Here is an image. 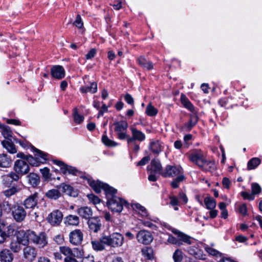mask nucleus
<instances>
[{
  "mask_svg": "<svg viewBox=\"0 0 262 262\" xmlns=\"http://www.w3.org/2000/svg\"><path fill=\"white\" fill-rule=\"evenodd\" d=\"M89 184L97 193L101 192L103 189L107 199V205L108 207L113 212H120L123 206L127 205L125 200L115 195L117 190L107 184L103 183L99 181L89 180Z\"/></svg>",
  "mask_w": 262,
  "mask_h": 262,
  "instance_id": "nucleus-1",
  "label": "nucleus"
},
{
  "mask_svg": "<svg viewBox=\"0 0 262 262\" xmlns=\"http://www.w3.org/2000/svg\"><path fill=\"white\" fill-rule=\"evenodd\" d=\"M26 241L23 243L24 245L31 243L37 245L39 248H43L48 244V237L44 232L36 234L35 232L29 230L26 232Z\"/></svg>",
  "mask_w": 262,
  "mask_h": 262,
  "instance_id": "nucleus-2",
  "label": "nucleus"
},
{
  "mask_svg": "<svg viewBox=\"0 0 262 262\" xmlns=\"http://www.w3.org/2000/svg\"><path fill=\"white\" fill-rule=\"evenodd\" d=\"M102 242L107 246L113 248H117L123 245L124 237L119 233L114 232L108 235H102Z\"/></svg>",
  "mask_w": 262,
  "mask_h": 262,
  "instance_id": "nucleus-3",
  "label": "nucleus"
},
{
  "mask_svg": "<svg viewBox=\"0 0 262 262\" xmlns=\"http://www.w3.org/2000/svg\"><path fill=\"white\" fill-rule=\"evenodd\" d=\"M11 210L12 215L17 222H21L25 219L27 212L23 206L19 204H14L12 206Z\"/></svg>",
  "mask_w": 262,
  "mask_h": 262,
  "instance_id": "nucleus-4",
  "label": "nucleus"
},
{
  "mask_svg": "<svg viewBox=\"0 0 262 262\" xmlns=\"http://www.w3.org/2000/svg\"><path fill=\"white\" fill-rule=\"evenodd\" d=\"M34 150L36 152L35 156H38L36 158L39 159L40 161H38L32 156L28 155L26 160L27 162L33 166H38L39 165V163H45L47 160V157L48 154L36 148H34Z\"/></svg>",
  "mask_w": 262,
  "mask_h": 262,
  "instance_id": "nucleus-5",
  "label": "nucleus"
},
{
  "mask_svg": "<svg viewBox=\"0 0 262 262\" xmlns=\"http://www.w3.org/2000/svg\"><path fill=\"white\" fill-rule=\"evenodd\" d=\"M183 173L184 172L181 167L168 165L166 166L162 176L164 178L174 177Z\"/></svg>",
  "mask_w": 262,
  "mask_h": 262,
  "instance_id": "nucleus-6",
  "label": "nucleus"
},
{
  "mask_svg": "<svg viewBox=\"0 0 262 262\" xmlns=\"http://www.w3.org/2000/svg\"><path fill=\"white\" fill-rule=\"evenodd\" d=\"M23 249V257L26 261L28 262L34 261L37 256V251L36 249L28 244Z\"/></svg>",
  "mask_w": 262,
  "mask_h": 262,
  "instance_id": "nucleus-7",
  "label": "nucleus"
},
{
  "mask_svg": "<svg viewBox=\"0 0 262 262\" xmlns=\"http://www.w3.org/2000/svg\"><path fill=\"white\" fill-rule=\"evenodd\" d=\"M14 170L17 174L25 175L30 171V167L27 162L23 160H17L14 164Z\"/></svg>",
  "mask_w": 262,
  "mask_h": 262,
  "instance_id": "nucleus-8",
  "label": "nucleus"
},
{
  "mask_svg": "<svg viewBox=\"0 0 262 262\" xmlns=\"http://www.w3.org/2000/svg\"><path fill=\"white\" fill-rule=\"evenodd\" d=\"M63 219L62 212L59 210H54L47 217V220L52 226H58Z\"/></svg>",
  "mask_w": 262,
  "mask_h": 262,
  "instance_id": "nucleus-9",
  "label": "nucleus"
},
{
  "mask_svg": "<svg viewBox=\"0 0 262 262\" xmlns=\"http://www.w3.org/2000/svg\"><path fill=\"white\" fill-rule=\"evenodd\" d=\"M205 159L204 154L201 150H194L189 155V160L199 167Z\"/></svg>",
  "mask_w": 262,
  "mask_h": 262,
  "instance_id": "nucleus-10",
  "label": "nucleus"
},
{
  "mask_svg": "<svg viewBox=\"0 0 262 262\" xmlns=\"http://www.w3.org/2000/svg\"><path fill=\"white\" fill-rule=\"evenodd\" d=\"M136 237L139 243L144 245H148L153 240V236L151 233L145 230L140 231L137 233Z\"/></svg>",
  "mask_w": 262,
  "mask_h": 262,
  "instance_id": "nucleus-11",
  "label": "nucleus"
},
{
  "mask_svg": "<svg viewBox=\"0 0 262 262\" xmlns=\"http://www.w3.org/2000/svg\"><path fill=\"white\" fill-rule=\"evenodd\" d=\"M130 130L132 136L127 138V143L134 142L135 140L140 142L143 141L145 139V135L141 131L137 129L135 126H130Z\"/></svg>",
  "mask_w": 262,
  "mask_h": 262,
  "instance_id": "nucleus-12",
  "label": "nucleus"
},
{
  "mask_svg": "<svg viewBox=\"0 0 262 262\" xmlns=\"http://www.w3.org/2000/svg\"><path fill=\"white\" fill-rule=\"evenodd\" d=\"M38 199V193L37 192H35L25 199L22 204L26 209H34L37 206Z\"/></svg>",
  "mask_w": 262,
  "mask_h": 262,
  "instance_id": "nucleus-13",
  "label": "nucleus"
},
{
  "mask_svg": "<svg viewBox=\"0 0 262 262\" xmlns=\"http://www.w3.org/2000/svg\"><path fill=\"white\" fill-rule=\"evenodd\" d=\"M60 251L66 257L74 256V257L79 258L81 257L83 254V251L78 248H74L72 250L70 247L67 246L61 247Z\"/></svg>",
  "mask_w": 262,
  "mask_h": 262,
  "instance_id": "nucleus-14",
  "label": "nucleus"
},
{
  "mask_svg": "<svg viewBox=\"0 0 262 262\" xmlns=\"http://www.w3.org/2000/svg\"><path fill=\"white\" fill-rule=\"evenodd\" d=\"M70 243L74 245L81 244L83 239V233L80 229H75L70 233Z\"/></svg>",
  "mask_w": 262,
  "mask_h": 262,
  "instance_id": "nucleus-15",
  "label": "nucleus"
},
{
  "mask_svg": "<svg viewBox=\"0 0 262 262\" xmlns=\"http://www.w3.org/2000/svg\"><path fill=\"white\" fill-rule=\"evenodd\" d=\"M89 228L91 232L97 233L100 230L102 224L98 217H93L88 221Z\"/></svg>",
  "mask_w": 262,
  "mask_h": 262,
  "instance_id": "nucleus-16",
  "label": "nucleus"
},
{
  "mask_svg": "<svg viewBox=\"0 0 262 262\" xmlns=\"http://www.w3.org/2000/svg\"><path fill=\"white\" fill-rule=\"evenodd\" d=\"M169 230H171V231H172V233H173L174 234H176L178 235V239L179 240H180V241L182 243V242H184L188 245H191L192 244V241L191 239H192V238L176 229H173V228H172L171 227H170L169 226H168V227H167Z\"/></svg>",
  "mask_w": 262,
  "mask_h": 262,
  "instance_id": "nucleus-17",
  "label": "nucleus"
},
{
  "mask_svg": "<svg viewBox=\"0 0 262 262\" xmlns=\"http://www.w3.org/2000/svg\"><path fill=\"white\" fill-rule=\"evenodd\" d=\"M51 75L54 78L60 79L65 76V71L61 66H54L51 69Z\"/></svg>",
  "mask_w": 262,
  "mask_h": 262,
  "instance_id": "nucleus-18",
  "label": "nucleus"
},
{
  "mask_svg": "<svg viewBox=\"0 0 262 262\" xmlns=\"http://www.w3.org/2000/svg\"><path fill=\"white\" fill-rule=\"evenodd\" d=\"M14 259V255L8 249H3L0 251L1 262H12Z\"/></svg>",
  "mask_w": 262,
  "mask_h": 262,
  "instance_id": "nucleus-19",
  "label": "nucleus"
},
{
  "mask_svg": "<svg viewBox=\"0 0 262 262\" xmlns=\"http://www.w3.org/2000/svg\"><path fill=\"white\" fill-rule=\"evenodd\" d=\"M77 212L82 219L89 220L92 218L93 211L90 207H81L77 209Z\"/></svg>",
  "mask_w": 262,
  "mask_h": 262,
  "instance_id": "nucleus-20",
  "label": "nucleus"
},
{
  "mask_svg": "<svg viewBox=\"0 0 262 262\" xmlns=\"http://www.w3.org/2000/svg\"><path fill=\"white\" fill-rule=\"evenodd\" d=\"M150 150L155 154H159L164 149L163 143L159 140H153L149 145Z\"/></svg>",
  "mask_w": 262,
  "mask_h": 262,
  "instance_id": "nucleus-21",
  "label": "nucleus"
},
{
  "mask_svg": "<svg viewBox=\"0 0 262 262\" xmlns=\"http://www.w3.org/2000/svg\"><path fill=\"white\" fill-rule=\"evenodd\" d=\"M150 171L154 173H158L162 175V166L160 161L158 159L152 160L150 163Z\"/></svg>",
  "mask_w": 262,
  "mask_h": 262,
  "instance_id": "nucleus-22",
  "label": "nucleus"
},
{
  "mask_svg": "<svg viewBox=\"0 0 262 262\" xmlns=\"http://www.w3.org/2000/svg\"><path fill=\"white\" fill-rule=\"evenodd\" d=\"M12 160L7 154H0V167L8 168L11 166Z\"/></svg>",
  "mask_w": 262,
  "mask_h": 262,
  "instance_id": "nucleus-23",
  "label": "nucleus"
},
{
  "mask_svg": "<svg viewBox=\"0 0 262 262\" xmlns=\"http://www.w3.org/2000/svg\"><path fill=\"white\" fill-rule=\"evenodd\" d=\"M200 168L204 171L213 172L216 169V165L214 161L205 159Z\"/></svg>",
  "mask_w": 262,
  "mask_h": 262,
  "instance_id": "nucleus-24",
  "label": "nucleus"
},
{
  "mask_svg": "<svg viewBox=\"0 0 262 262\" xmlns=\"http://www.w3.org/2000/svg\"><path fill=\"white\" fill-rule=\"evenodd\" d=\"M66 226H77L79 224V217L75 215H69L64 218Z\"/></svg>",
  "mask_w": 262,
  "mask_h": 262,
  "instance_id": "nucleus-25",
  "label": "nucleus"
},
{
  "mask_svg": "<svg viewBox=\"0 0 262 262\" xmlns=\"http://www.w3.org/2000/svg\"><path fill=\"white\" fill-rule=\"evenodd\" d=\"M2 145L10 154H14L17 152L16 146L11 140H4L2 141Z\"/></svg>",
  "mask_w": 262,
  "mask_h": 262,
  "instance_id": "nucleus-26",
  "label": "nucleus"
},
{
  "mask_svg": "<svg viewBox=\"0 0 262 262\" xmlns=\"http://www.w3.org/2000/svg\"><path fill=\"white\" fill-rule=\"evenodd\" d=\"M80 91L82 93H91L94 94L97 91V84L93 82L90 83V85H84L80 88Z\"/></svg>",
  "mask_w": 262,
  "mask_h": 262,
  "instance_id": "nucleus-27",
  "label": "nucleus"
},
{
  "mask_svg": "<svg viewBox=\"0 0 262 262\" xmlns=\"http://www.w3.org/2000/svg\"><path fill=\"white\" fill-rule=\"evenodd\" d=\"M61 171L64 174H70L77 176L79 173V170L76 169L75 167L67 164H64L63 167L60 168Z\"/></svg>",
  "mask_w": 262,
  "mask_h": 262,
  "instance_id": "nucleus-28",
  "label": "nucleus"
},
{
  "mask_svg": "<svg viewBox=\"0 0 262 262\" xmlns=\"http://www.w3.org/2000/svg\"><path fill=\"white\" fill-rule=\"evenodd\" d=\"M139 64L143 69L150 70L153 68L152 62L147 60L144 57L141 56L138 59Z\"/></svg>",
  "mask_w": 262,
  "mask_h": 262,
  "instance_id": "nucleus-29",
  "label": "nucleus"
},
{
  "mask_svg": "<svg viewBox=\"0 0 262 262\" xmlns=\"http://www.w3.org/2000/svg\"><path fill=\"white\" fill-rule=\"evenodd\" d=\"M181 101L184 106L191 112L192 113H195V108L191 102L184 94H181Z\"/></svg>",
  "mask_w": 262,
  "mask_h": 262,
  "instance_id": "nucleus-30",
  "label": "nucleus"
},
{
  "mask_svg": "<svg viewBox=\"0 0 262 262\" xmlns=\"http://www.w3.org/2000/svg\"><path fill=\"white\" fill-rule=\"evenodd\" d=\"M115 126V131L117 133L125 132L128 127V123L126 121L122 120L114 123Z\"/></svg>",
  "mask_w": 262,
  "mask_h": 262,
  "instance_id": "nucleus-31",
  "label": "nucleus"
},
{
  "mask_svg": "<svg viewBox=\"0 0 262 262\" xmlns=\"http://www.w3.org/2000/svg\"><path fill=\"white\" fill-rule=\"evenodd\" d=\"M198 121V117L195 113H193L190 115L189 122L185 124V127L186 129L190 130L191 128L197 123Z\"/></svg>",
  "mask_w": 262,
  "mask_h": 262,
  "instance_id": "nucleus-32",
  "label": "nucleus"
},
{
  "mask_svg": "<svg viewBox=\"0 0 262 262\" xmlns=\"http://www.w3.org/2000/svg\"><path fill=\"white\" fill-rule=\"evenodd\" d=\"M25 241L23 240L12 241L9 246L10 249L14 253H18L21 249V243L23 244Z\"/></svg>",
  "mask_w": 262,
  "mask_h": 262,
  "instance_id": "nucleus-33",
  "label": "nucleus"
},
{
  "mask_svg": "<svg viewBox=\"0 0 262 262\" xmlns=\"http://www.w3.org/2000/svg\"><path fill=\"white\" fill-rule=\"evenodd\" d=\"M46 196L50 200H57L61 196V193L60 191L56 189H52L48 190L46 193Z\"/></svg>",
  "mask_w": 262,
  "mask_h": 262,
  "instance_id": "nucleus-34",
  "label": "nucleus"
},
{
  "mask_svg": "<svg viewBox=\"0 0 262 262\" xmlns=\"http://www.w3.org/2000/svg\"><path fill=\"white\" fill-rule=\"evenodd\" d=\"M185 179L184 173L179 174L171 182L170 185L173 188H177L179 187L180 183L185 181Z\"/></svg>",
  "mask_w": 262,
  "mask_h": 262,
  "instance_id": "nucleus-35",
  "label": "nucleus"
},
{
  "mask_svg": "<svg viewBox=\"0 0 262 262\" xmlns=\"http://www.w3.org/2000/svg\"><path fill=\"white\" fill-rule=\"evenodd\" d=\"M29 183L33 186L36 187L40 182V178L38 174L35 173H30L28 176Z\"/></svg>",
  "mask_w": 262,
  "mask_h": 262,
  "instance_id": "nucleus-36",
  "label": "nucleus"
},
{
  "mask_svg": "<svg viewBox=\"0 0 262 262\" xmlns=\"http://www.w3.org/2000/svg\"><path fill=\"white\" fill-rule=\"evenodd\" d=\"M91 244L93 249L95 251H102L105 249V244L102 242V236L99 241H92Z\"/></svg>",
  "mask_w": 262,
  "mask_h": 262,
  "instance_id": "nucleus-37",
  "label": "nucleus"
},
{
  "mask_svg": "<svg viewBox=\"0 0 262 262\" xmlns=\"http://www.w3.org/2000/svg\"><path fill=\"white\" fill-rule=\"evenodd\" d=\"M132 207L134 210L138 212L139 214H140L142 216H147L148 213L145 208L140 204L136 203L132 205Z\"/></svg>",
  "mask_w": 262,
  "mask_h": 262,
  "instance_id": "nucleus-38",
  "label": "nucleus"
},
{
  "mask_svg": "<svg viewBox=\"0 0 262 262\" xmlns=\"http://www.w3.org/2000/svg\"><path fill=\"white\" fill-rule=\"evenodd\" d=\"M261 161L258 158H253L249 161L247 164L248 170H252L256 168L260 164Z\"/></svg>",
  "mask_w": 262,
  "mask_h": 262,
  "instance_id": "nucleus-39",
  "label": "nucleus"
},
{
  "mask_svg": "<svg viewBox=\"0 0 262 262\" xmlns=\"http://www.w3.org/2000/svg\"><path fill=\"white\" fill-rule=\"evenodd\" d=\"M1 127L2 129V134L3 137L7 139V140H11L12 132L10 130V127L4 125L1 126Z\"/></svg>",
  "mask_w": 262,
  "mask_h": 262,
  "instance_id": "nucleus-40",
  "label": "nucleus"
},
{
  "mask_svg": "<svg viewBox=\"0 0 262 262\" xmlns=\"http://www.w3.org/2000/svg\"><path fill=\"white\" fill-rule=\"evenodd\" d=\"M204 203L207 209H213L216 206V202L210 196L206 197L204 199Z\"/></svg>",
  "mask_w": 262,
  "mask_h": 262,
  "instance_id": "nucleus-41",
  "label": "nucleus"
},
{
  "mask_svg": "<svg viewBox=\"0 0 262 262\" xmlns=\"http://www.w3.org/2000/svg\"><path fill=\"white\" fill-rule=\"evenodd\" d=\"M20 190V189L16 186H13L3 191V193L6 197H10L11 196L14 195L16 193L18 192Z\"/></svg>",
  "mask_w": 262,
  "mask_h": 262,
  "instance_id": "nucleus-42",
  "label": "nucleus"
},
{
  "mask_svg": "<svg viewBox=\"0 0 262 262\" xmlns=\"http://www.w3.org/2000/svg\"><path fill=\"white\" fill-rule=\"evenodd\" d=\"M19 174H17V173L12 172L4 176L3 180L4 181H11L12 182L13 181H18L19 179Z\"/></svg>",
  "mask_w": 262,
  "mask_h": 262,
  "instance_id": "nucleus-43",
  "label": "nucleus"
},
{
  "mask_svg": "<svg viewBox=\"0 0 262 262\" xmlns=\"http://www.w3.org/2000/svg\"><path fill=\"white\" fill-rule=\"evenodd\" d=\"M146 113L149 116H154L157 114L158 110L151 104H149L146 107Z\"/></svg>",
  "mask_w": 262,
  "mask_h": 262,
  "instance_id": "nucleus-44",
  "label": "nucleus"
},
{
  "mask_svg": "<svg viewBox=\"0 0 262 262\" xmlns=\"http://www.w3.org/2000/svg\"><path fill=\"white\" fill-rule=\"evenodd\" d=\"M174 262H181L183 259V253L179 249L176 250L172 256Z\"/></svg>",
  "mask_w": 262,
  "mask_h": 262,
  "instance_id": "nucleus-45",
  "label": "nucleus"
},
{
  "mask_svg": "<svg viewBox=\"0 0 262 262\" xmlns=\"http://www.w3.org/2000/svg\"><path fill=\"white\" fill-rule=\"evenodd\" d=\"M142 255L148 259L153 258L152 250L150 248H145L142 250Z\"/></svg>",
  "mask_w": 262,
  "mask_h": 262,
  "instance_id": "nucleus-46",
  "label": "nucleus"
},
{
  "mask_svg": "<svg viewBox=\"0 0 262 262\" xmlns=\"http://www.w3.org/2000/svg\"><path fill=\"white\" fill-rule=\"evenodd\" d=\"M102 142L107 146L114 147L117 145V143L108 139L106 135L102 136Z\"/></svg>",
  "mask_w": 262,
  "mask_h": 262,
  "instance_id": "nucleus-47",
  "label": "nucleus"
},
{
  "mask_svg": "<svg viewBox=\"0 0 262 262\" xmlns=\"http://www.w3.org/2000/svg\"><path fill=\"white\" fill-rule=\"evenodd\" d=\"M167 242L170 244L176 245L178 246H181L183 245V243H182L180 240H179L178 238H176L171 235H169Z\"/></svg>",
  "mask_w": 262,
  "mask_h": 262,
  "instance_id": "nucleus-48",
  "label": "nucleus"
},
{
  "mask_svg": "<svg viewBox=\"0 0 262 262\" xmlns=\"http://www.w3.org/2000/svg\"><path fill=\"white\" fill-rule=\"evenodd\" d=\"M40 171L41 173L42 177L46 180H50L51 178V173L50 172V169L47 167H45L42 169H40Z\"/></svg>",
  "mask_w": 262,
  "mask_h": 262,
  "instance_id": "nucleus-49",
  "label": "nucleus"
},
{
  "mask_svg": "<svg viewBox=\"0 0 262 262\" xmlns=\"http://www.w3.org/2000/svg\"><path fill=\"white\" fill-rule=\"evenodd\" d=\"M84 119V117L83 116L79 115L78 113L77 109L75 108L74 109V120L75 122L80 124L81 123Z\"/></svg>",
  "mask_w": 262,
  "mask_h": 262,
  "instance_id": "nucleus-50",
  "label": "nucleus"
},
{
  "mask_svg": "<svg viewBox=\"0 0 262 262\" xmlns=\"http://www.w3.org/2000/svg\"><path fill=\"white\" fill-rule=\"evenodd\" d=\"M252 193L254 195L259 194L261 190L260 185L256 183H253L251 184Z\"/></svg>",
  "mask_w": 262,
  "mask_h": 262,
  "instance_id": "nucleus-51",
  "label": "nucleus"
},
{
  "mask_svg": "<svg viewBox=\"0 0 262 262\" xmlns=\"http://www.w3.org/2000/svg\"><path fill=\"white\" fill-rule=\"evenodd\" d=\"M73 25L79 29H81L83 26V24L82 21L81 17L79 14H77Z\"/></svg>",
  "mask_w": 262,
  "mask_h": 262,
  "instance_id": "nucleus-52",
  "label": "nucleus"
},
{
  "mask_svg": "<svg viewBox=\"0 0 262 262\" xmlns=\"http://www.w3.org/2000/svg\"><path fill=\"white\" fill-rule=\"evenodd\" d=\"M88 197L89 200L94 204H99L101 202L100 199L98 196L95 195L93 194H88Z\"/></svg>",
  "mask_w": 262,
  "mask_h": 262,
  "instance_id": "nucleus-53",
  "label": "nucleus"
},
{
  "mask_svg": "<svg viewBox=\"0 0 262 262\" xmlns=\"http://www.w3.org/2000/svg\"><path fill=\"white\" fill-rule=\"evenodd\" d=\"M59 187L60 188H62L63 192H66L68 194H71L72 190V187L70 185L62 183Z\"/></svg>",
  "mask_w": 262,
  "mask_h": 262,
  "instance_id": "nucleus-54",
  "label": "nucleus"
},
{
  "mask_svg": "<svg viewBox=\"0 0 262 262\" xmlns=\"http://www.w3.org/2000/svg\"><path fill=\"white\" fill-rule=\"evenodd\" d=\"M241 195L244 199H248L249 200H253L254 199V196L253 193L251 194L247 192H242Z\"/></svg>",
  "mask_w": 262,
  "mask_h": 262,
  "instance_id": "nucleus-55",
  "label": "nucleus"
},
{
  "mask_svg": "<svg viewBox=\"0 0 262 262\" xmlns=\"http://www.w3.org/2000/svg\"><path fill=\"white\" fill-rule=\"evenodd\" d=\"M124 99L128 104L130 105H134V99L129 94L127 93L125 95Z\"/></svg>",
  "mask_w": 262,
  "mask_h": 262,
  "instance_id": "nucleus-56",
  "label": "nucleus"
},
{
  "mask_svg": "<svg viewBox=\"0 0 262 262\" xmlns=\"http://www.w3.org/2000/svg\"><path fill=\"white\" fill-rule=\"evenodd\" d=\"M150 160V158L148 156L143 157L140 161H139L137 166H143L147 164Z\"/></svg>",
  "mask_w": 262,
  "mask_h": 262,
  "instance_id": "nucleus-57",
  "label": "nucleus"
},
{
  "mask_svg": "<svg viewBox=\"0 0 262 262\" xmlns=\"http://www.w3.org/2000/svg\"><path fill=\"white\" fill-rule=\"evenodd\" d=\"M14 231L15 230L13 226L9 225L7 226V231H6L7 237L13 235Z\"/></svg>",
  "mask_w": 262,
  "mask_h": 262,
  "instance_id": "nucleus-58",
  "label": "nucleus"
},
{
  "mask_svg": "<svg viewBox=\"0 0 262 262\" xmlns=\"http://www.w3.org/2000/svg\"><path fill=\"white\" fill-rule=\"evenodd\" d=\"M96 54V50L94 48L91 49L88 54L85 55V58L86 59H92L94 57Z\"/></svg>",
  "mask_w": 262,
  "mask_h": 262,
  "instance_id": "nucleus-59",
  "label": "nucleus"
},
{
  "mask_svg": "<svg viewBox=\"0 0 262 262\" xmlns=\"http://www.w3.org/2000/svg\"><path fill=\"white\" fill-rule=\"evenodd\" d=\"M2 228H0V244L4 243L7 238L6 232L3 231Z\"/></svg>",
  "mask_w": 262,
  "mask_h": 262,
  "instance_id": "nucleus-60",
  "label": "nucleus"
},
{
  "mask_svg": "<svg viewBox=\"0 0 262 262\" xmlns=\"http://www.w3.org/2000/svg\"><path fill=\"white\" fill-rule=\"evenodd\" d=\"M170 200V204L173 206H178L179 205V201L177 198L174 196H169Z\"/></svg>",
  "mask_w": 262,
  "mask_h": 262,
  "instance_id": "nucleus-61",
  "label": "nucleus"
},
{
  "mask_svg": "<svg viewBox=\"0 0 262 262\" xmlns=\"http://www.w3.org/2000/svg\"><path fill=\"white\" fill-rule=\"evenodd\" d=\"M239 211L243 215H246L247 214V209L245 204H243L239 206Z\"/></svg>",
  "mask_w": 262,
  "mask_h": 262,
  "instance_id": "nucleus-62",
  "label": "nucleus"
},
{
  "mask_svg": "<svg viewBox=\"0 0 262 262\" xmlns=\"http://www.w3.org/2000/svg\"><path fill=\"white\" fill-rule=\"evenodd\" d=\"M179 199L180 200V201L183 202V204H185L187 203L188 199L186 195L184 193H183V192H180L179 193Z\"/></svg>",
  "mask_w": 262,
  "mask_h": 262,
  "instance_id": "nucleus-63",
  "label": "nucleus"
},
{
  "mask_svg": "<svg viewBox=\"0 0 262 262\" xmlns=\"http://www.w3.org/2000/svg\"><path fill=\"white\" fill-rule=\"evenodd\" d=\"M81 262H94V257L93 255H90L84 256Z\"/></svg>",
  "mask_w": 262,
  "mask_h": 262,
  "instance_id": "nucleus-64",
  "label": "nucleus"
}]
</instances>
